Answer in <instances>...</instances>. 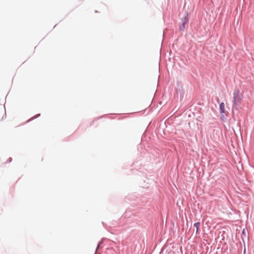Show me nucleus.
<instances>
[{
    "label": "nucleus",
    "instance_id": "obj_1",
    "mask_svg": "<svg viewBox=\"0 0 254 254\" xmlns=\"http://www.w3.org/2000/svg\"><path fill=\"white\" fill-rule=\"evenodd\" d=\"M241 101V98L239 96V91L235 90L234 92V101L235 103H239Z\"/></svg>",
    "mask_w": 254,
    "mask_h": 254
},
{
    "label": "nucleus",
    "instance_id": "obj_2",
    "mask_svg": "<svg viewBox=\"0 0 254 254\" xmlns=\"http://www.w3.org/2000/svg\"><path fill=\"white\" fill-rule=\"evenodd\" d=\"M219 109H220V113L222 114V113H225V104L223 102H222L220 104Z\"/></svg>",
    "mask_w": 254,
    "mask_h": 254
},
{
    "label": "nucleus",
    "instance_id": "obj_3",
    "mask_svg": "<svg viewBox=\"0 0 254 254\" xmlns=\"http://www.w3.org/2000/svg\"><path fill=\"white\" fill-rule=\"evenodd\" d=\"M199 226H200L199 222H197V223H195L194 224V227H195L196 228V233H198V229H199Z\"/></svg>",
    "mask_w": 254,
    "mask_h": 254
}]
</instances>
